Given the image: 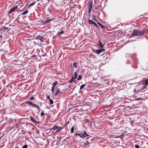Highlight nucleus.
Returning <instances> with one entry per match:
<instances>
[{"label":"nucleus","instance_id":"58836bf2","mask_svg":"<svg viewBox=\"0 0 148 148\" xmlns=\"http://www.w3.org/2000/svg\"><path fill=\"white\" fill-rule=\"evenodd\" d=\"M136 90L135 89H134V92H136Z\"/></svg>","mask_w":148,"mask_h":148},{"label":"nucleus","instance_id":"bb28decb","mask_svg":"<svg viewBox=\"0 0 148 148\" xmlns=\"http://www.w3.org/2000/svg\"><path fill=\"white\" fill-rule=\"evenodd\" d=\"M23 148H27V145H23L22 146Z\"/></svg>","mask_w":148,"mask_h":148},{"label":"nucleus","instance_id":"a878e982","mask_svg":"<svg viewBox=\"0 0 148 148\" xmlns=\"http://www.w3.org/2000/svg\"><path fill=\"white\" fill-rule=\"evenodd\" d=\"M82 78V76L81 75H79L78 77L77 78V79L78 80H80Z\"/></svg>","mask_w":148,"mask_h":148},{"label":"nucleus","instance_id":"423d86ee","mask_svg":"<svg viewBox=\"0 0 148 148\" xmlns=\"http://www.w3.org/2000/svg\"><path fill=\"white\" fill-rule=\"evenodd\" d=\"M92 2H90L88 4V12H90L91 11L92 8Z\"/></svg>","mask_w":148,"mask_h":148},{"label":"nucleus","instance_id":"37998d69","mask_svg":"<svg viewBox=\"0 0 148 148\" xmlns=\"http://www.w3.org/2000/svg\"><path fill=\"white\" fill-rule=\"evenodd\" d=\"M40 0H37V1H39Z\"/></svg>","mask_w":148,"mask_h":148},{"label":"nucleus","instance_id":"a18cd8bd","mask_svg":"<svg viewBox=\"0 0 148 148\" xmlns=\"http://www.w3.org/2000/svg\"><path fill=\"white\" fill-rule=\"evenodd\" d=\"M40 111V110H38V111L39 112Z\"/></svg>","mask_w":148,"mask_h":148},{"label":"nucleus","instance_id":"f03ea898","mask_svg":"<svg viewBox=\"0 0 148 148\" xmlns=\"http://www.w3.org/2000/svg\"><path fill=\"white\" fill-rule=\"evenodd\" d=\"M79 136L82 138H84L87 136H88L86 132L85 131L84 132H83L81 133L80 134L78 133H76L74 134L75 136Z\"/></svg>","mask_w":148,"mask_h":148},{"label":"nucleus","instance_id":"2eb2a0df","mask_svg":"<svg viewBox=\"0 0 148 148\" xmlns=\"http://www.w3.org/2000/svg\"><path fill=\"white\" fill-rule=\"evenodd\" d=\"M77 62H75L73 64V66L75 68H77Z\"/></svg>","mask_w":148,"mask_h":148},{"label":"nucleus","instance_id":"5701e85b","mask_svg":"<svg viewBox=\"0 0 148 148\" xmlns=\"http://www.w3.org/2000/svg\"><path fill=\"white\" fill-rule=\"evenodd\" d=\"M8 28H9L8 27H4L2 28V30H7Z\"/></svg>","mask_w":148,"mask_h":148},{"label":"nucleus","instance_id":"6ab92c4d","mask_svg":"<svg viewBox=\"0 0 148 148\" xmlns=\"http://www.w3.org/2000/svg\"><path fill=\"white\" fill-rule=\"evenodd\" d=\"M52 20V19H49V20H46V21H45V23H49V22H50V21H51Z\"/></svg>","mask_w":148,"mask_h":148},{"label":"nucleus","instance_id":"dca6fc26","mask_svg":"<svg viewBox=\"0 0 148 148\" xmlns=\"http://www.w3.org/2000/svg\"><path fill=\"white\" fill-rule=\"evenodd\" d=\"M64 33V31H62L60 32H58V34L59 35H61Z\"/></svg>","mask_w":148,"mask_h":148},{"label":"nucleus","instance_id":"2f4dec72","mask_svg":"<svg viewBox=\"0 0 148 148\" xmlns=\"http://www.w3.org/2000/svg\"><path fill=\"white\" fill-rule=\"evenodd\" d=\"M88 144H89V143H88V141H86L85 143V145H87Z\"/></svg>","mask_w":148,"mask_h":148},{"label":"nucleus","instance_id":"a211bd4d","mask_svg":"<svg viewBox=\"0 0 148 148\" xmlns=\"http://www.w3.org/2000/svg\"><path fill=\"white\" fill-rule=\"evenodd\" d=\"M58 84V82L57 81H56L54 82V83L53 84V86H56Z\"/></svg>","mask_w":148,"mask_h":148},{"label":"nucleus","instance_id":"7c9ffc66","mask_svg":"<svg viewBox=\"0 0 148 148\" xmlns=\"http://www.w3.org/2000/svg\"><path fill=\"white\" fill-rule=\"evenodd\" d=\"M45 115L44 113L43 112H42L40 114V115L41 116H43Z\"/></svg>","mask_w":148,"mask_h":148},{"label":"nucleus","instance_id":"20e7f679","mask_svg":"<svg viewBox=\"0 0 148 148\" xmlns=\"http://www.w3.org/2000/svg\"><path fill=\"white\" fill-rule=\"evenodd\" d=\"M25 103H26V104H29V105H30L32 106L36 107L37 108H38L39 109H40L39 108V107H38L37 105L36 104H35L33 103H32V102H31L30 101H26V102H25Z\"/></svg>","mask_w":148,"mask_h":148},{"label":"nucleus","instance_id":"72a5a7b5","mask_svg":"<svg viewBox=\"0 0 148 148\" xmlns=\"http://www.w3.org/2000/svg\"><path fill=\"white\" fill-rule=\"evenodd\" d=\"M34 99V97H32L30 98V99L31 100H33Z\"/></svg>","mask_w":148,"mask_h":148},{"label":"nucleus","instance_id":"39448f33","mask_svg":"<svg viewBox=\"0 0 148 148\" xmlns=\"http://www.w3.org/2000/svg\"><path fill=\"white\" fill-rule=\"evenodd\" d=\"M105 49H104L101 48V49L99 50H94V52L96 53L97 54H100L101 52L104 51Z\"/></svg>","mask_w":148,"mask_h":148},{"label":"nucleus","instance_id":"473e14b6","mask_svg":"<svg viewBox=\"0 0 148 148\" xmlns=\"http://www.w3.org/2000/svg\"><path fill=\"white\" fill-rule=\"evenodd\" d=\"M135 147L136 148H139V146L138 145H135Z\"/></svg>","mask_w":148,"mask_h":148},{"label":"nucleus","instance_id":"c756f323","mask_svg":"<svg viewBox=\"0 0 148 148\" xmlns=\"http://www.w3.org/2000/svg\"><path fill=\"white\" fill-rule=\"evenodd\" d=\"M54 88H55L54 86H53V87L52 88V89H51V91L53 93V92L54 90Z\"/></svg>","mask_w":148,"mask_h":148},{"label":"nucleus","instance_id":"6e6552de","mask_svg":"<svg viewBox=\"0 0 148 148\" xmlns=\"http://www.w3.org/2000/svg\"><path fill=\"white\" fill-rule=\"evenodd\" d=\"M17 8V6L14 7L13 8H12L9 11V13H10L14 11L15 10H16Z\"/></svg>","mask_w":148,"mask_h":148},{"label":"nucleus","instance_id":"f704fd0d","mask_svg":"<svg viewBox=\"0 0 148 148\" xmlns=\"http://www.w3.org/2000/svg\"><path fill=\"white\" fill-rule=\"evenodd\" d=\"M93 24L96 27H97L98 26L97 25L95 22Z\"/></svg>","mask_w":148,"mask_h":148},{"label":"nucleus","instance_id":"f3484780","mask_svg":"<svg viewBox=\"0 0 148 148\" xmlns=\"http://www.w3.org/2000/svg\"><path fill=\"white\" fill-rule=\"evenodd\" d=\"M85 86V84H83L81 85L80 88V90L82 89Z\"/></svg>","mask_w":148,"mask_h":148},{"label":"nucleus","instance_id":"c85d7f7f","mask_svg":"<svg viewBox=\"0 0 148 148\" xmlns=\"http://www.w3.org/2000/svg\"><path fill=\"white\" fill-rule=\"evenodd\" d=\"M92 18L93 20H95L96 19V16L95 15H93L92 16Z\"/></svg>","mask_w":148,"mask_h":148},{"label":"nucleus","instance_id":"a19ab883","mask_svg":"<svg viewBox=\"0 0 148 148\" xmlns=\"http://www.w3.org/2000/svg\"><path fill=\"white\" fill-rule=\"evenodd\" d=\"M99 43H100V42H101L100 40H99Z\"/></svg>","mask_w":148,"mask_h":148},{"label":"nucleus","instance_id":"4468645a","mask_svg":"<svg viewBox=\"0 0 148 148\" xmlns=\"http://www.w3.org/2000/svg\"><path fill=\"white\" fill-rule=\"evenodd\" d=\"M98 24L100 26V27L102 28H104L105 27V26L99 23H98Z\"/></svg>","mask_w":148,"mask_h":148},{"label":"nucleus","instance_id":"9b49d317","mask_svg":"<svg viewBox=\"0 0 148 148\" xmlns=\"http://www.w3.org/2000/svg\"><path fill=\"white\" fill-rule=\"evenodd\" d=\"M104 44H103L101 42H100L99 43V47L101 48H102L103 47Z\"/></svg>","mask_w":148,"mask_h":148},{"label":"nucleus","instance_id":"f8f14e48","mask_svg":"<svg viewBox=\"0 0 148 148\" xmlns=\"http://www.w3.org/2000/svg\"><path fill=\"white\" fill-rule=\"evenodd\" d=\"M28 12V11L27 10H26L22 13V15H25L27 14Z\"/></svg>","mask_w":148,"mask_h":148},{"label":"nucleus","instance_id":"4c0bfd02","mask_svg":"<svg viewBox=\"0 0 148 148\" xmlns=\"http://www.w3.org/2000/svg\"><path fill=\"white\" fill-rule=\"evenodd\" d=\"M2 37V35H1L0 36V38H1Z\"/></svg>","mask_w":148,"mask_h":148},{"label":"nucleus","instance_id":"4be33fe9","mask_svg":"<svg viewBox=\"0 0 148 148\" xmlns=\"http://www.w3.org/2000/svg\"><path fill=\"white\" fill-rule=\"evenodd\" d=\"M49 102H50V104L51 105H52L53 103V101L51 99H50L49 100Z\"/></svg>","mask_w":148,"mask_h":148},{"label":"nucleus","instance_id":"cd10ccee","mask_svg":"<svg viewBox=\"0 0 148 148\" xmlns=\"http://www.w3.org/2000/svg\"><path fill=\"white\" fill-rule=\"evenodd\" d=\"M74 80V79H73V78H72L69 81V82L70 83H72Z\"/></svg>","mask_w":148,"mask_h":148},{"label":"nucleus","instance_id":"aec40b11","mask_svg":"<svg viewBox=\"0 0 148 148\" xmlns=\"http://www.w3.org/2000/svg\"><path fill=\"white\" fill-rule=\"evenodd\" d=\"M30 120L31 121L33 122H36V121H35L34 119H33V117L32 116H31L30 118Z\"/></svg>","mask_w":148,"mask_h":148},{"label":"nucleus","instance_id":"79ce46f5","mask_svg":"<svg viewBox=\"0 0 148 148\" xmlns=\"http://www.w3.org/2000/svg\"><path fill=\"white\" fill-rule=\"evenodd\" d=\"M74 81V82H75V81H76V80H75V81H74H74Z\"/></svg>","mask_w":148,"mask_h":148},{"label":"nucleus","instance_id":"e433bc0d","mask_svg":"<svg viewBox=\"0 0 148 148\" xmlns=\"http://www.w3.org/2000/svg\"><path fill=\"white\" fill-rule=\"evenodd\" d=\"M36 56L35 55H33L32 57L31 58H34V57H35Z\"/></svg>","mask_w":148,"mask_h":148},{"label":"nucleus","instance_id":"ea45409f","mask_svg":"<svg viewBox=\"0 0 148 148\" xmlns=\"http://www.w3.org/2000/svg\"><path fill=\"white\" fill-rule=\"evenodd\" d=\"M15 148H19L18 147H15Z\"/></svg>","mask_w":148,"mask_h":148},{"label":"nucleus","instance_id":"393cba45","mask_svg":"<svg viewBox=\"0 0 148 148\" xmlns=\"http://www.w3.org/2000/svg\"><path fill=\"white\" fill-rule=\"evenodd\" d=\"M35 2H34V3H31L29 5L28 7H30L31 6H32V5H34L35 4Z\"/></svg>","mask_w":148,"mask_h":148},{"label":"nucleus","instance_id":"1a4fd4ad","mask_svg":"<svg viewBox=\"0 0 148 148\" xmlns=\"http://www.w3.org/2000/svg\"><path fill=\"white\" fill-rule=\"evenodd\" d=\"M56 92L55 93V96H56L57 94L60 93L61 92L59 88H56Z\"/></svg>","mask_w":148,"mask_h":148},{"label":"nucleus","instance_id":"ddd939ff","mask_svg":"<svg viewBox=\"0 0 148 148\" xmlns=\"http://www.w3.org/2000/svg\"><path fill=\"white\" fill-rule=\"evenodd\" d=\"M88 23L89 24H94V22L92 20H89Z\"/></svg>","mask_w":148,"mask_h":148},{"label":"nucleus","instance_id":"9d476101","mask_svg":"<svg viewBox=\"0 0 148 148\" xmlns=\"http://www.w3.org/2000/svg\"><path fill=\"white\" fill-rule=\"evenodd\" d=\"M77 77V73L76 72H75L74 76H73L72 78L74 79H76Z\"/></svg>","mask_w":148,"mask_h":148},{"label":"nucleus","instance_id":"f257e3e1","mask_svg":"<svg viewBox=\"0 0 148 148\" xmlns=\"http://www.w3.org/2000/svg\"><path fill=\"white\" fill-rule=\"evenodd\" d=\"M144 34V32L143 30L141 31L135 30L134 31L132 34L130 36V37L132 38L137 36H141L143 35Z\"/></svg>","mask_w":148,"mask_h":148},{"label":"nucleus","instance_id":"7ed1b4c3","mask_svg":"<svg viewBox=\"0 0 148 148\" xmlns=\"http://www.w3.org/2000/svg\"><path fill=\"white\" fill-rule=\"evenodd\" d=\"M62 128L61 127H58L57 125H55L51 129V130H56V132H60Z\"/></svg>","mask_w":148,"mask_h":148},{"label":"nucleus","instance_id":"b1692460","mask_svg":"<svg viewBox=\"0 0 148 148\" xmlns=\"http://www.w3.org/2000/svg\"><path fill=\"white\" fill-rule=\"evenodd\" d=\"M145 84L146 85H147L148 84V79L146 80L145 82Z\"/></svg>","mask_w":148,"mask_h":148},{"label":"nucleus","instance_id":"c9c22d12","mask_svg":"<svg viewBox=\"0 0 148 148\" xmlns=\"http://www.w3.org/2000/svg\"><path fill=\"white\" fill-rule=\"evenodd\" d=\"M47 98L48 99H50V97L48 95V96L47 97Z\"/></svg>","mask_w":148,"mask_h":148},{"label":"nucleus","instance_id":"0eeeda50","mask_svg":"<svg viewBox=\"0 0 148 148\" xmlns=\"http://www.w3.org/2000/svg\"><path fill=\"white\" fill-rule=\"evenodd\" d=\"M36 39L40 40L41 42H44L45 40L43 36H38L36 37Z\"/></svg>","mask_w":148,"mask_h":148},{"label":"nucleus","instance_id":"412c9836","mask_svg":"<svg viewBox=\"0 0 148 148\" xmlns=\"http://www.w3.org/2000/svg\"><path fill=\"white\" fill-rule=\"evenodd\" d=\"M74 127H72L71 128V133H73V132H74Z\"/></svg>","mask_w":148,"mask_h":148},{"label":"nucleus","instance_id":"c03bdc74","mask_svg":"<svg viewBox=\"0 0 148 148\" xmlns=\"http://www.w3.org/2000/svg\"><path fill=\"white\" fill-rule=\"evenodd\" d=\"M40 111V110H38V111L39 112Z\"/></svg>","mask_w":148,"mask_h":148}]
</instances>
